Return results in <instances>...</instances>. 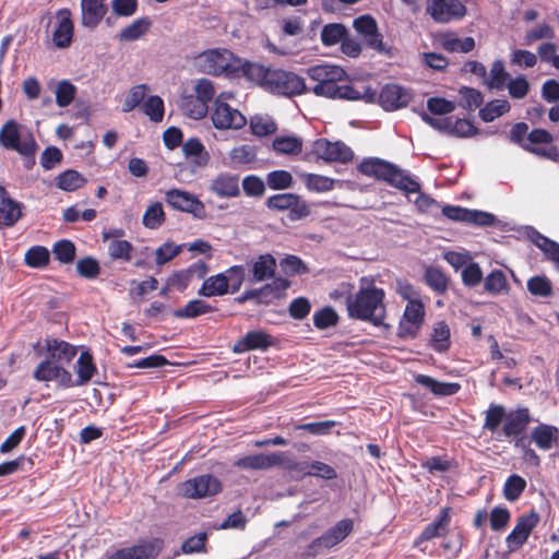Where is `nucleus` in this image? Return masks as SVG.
Masks as SVG:
<instances>
[{
	"mask_svg": "<svg viewBox=\"0 0 559 559\" xmlns=\"http://www.w3.org/2000/svg\"><path fill=\"white\" fill-rule=\"evenodd\" d=\"M525 488L526 480L523 477L513 474L509 476L506 480L503 496L508 501L513 502L521 497Z\"/></svg>",
	"mask_w": 559,
	"mask_h": 559,
	"instance_id": "nucleus-52",
	"label": "nucleus"
},
{
	"mask_svg": "<svg viewBox=\"0 0 559 559\" xmlns=\"http://www.w3.org/2000/svg\"><path fill=\"white\" fill-rule=\"evenodd\" d=\"M222 491L221 480L212 474H203L181 483L180 492L188 499L212 497Z\"/></svg>",
	"mask_w": 559,
	"mask_h": 559,
	"instance_id": "nucleus-8",
	"label": "nucleus"
},
{
	"mask_svg": "<svg viewBox=\"0 0 559 559\" xmlns=\"http://www.w3.org/2000/svg\"><path fill=\"white\" fill-rule=\"evenodd\" d=\"M307 75L317 82L310 90L316 96L345 100L365 99L368 103L376 100L377 93L370 87H364V92H360L355 86L346 84L347 73L342 67L318 64L310 67Z\"/></svg>",
	"mask_w": 559,
	"mask_h": 559,
	"instance_id": "nucleus-1",
	"label": "nucleus"
},
{
	"mask_svg": "<svg viewBox=\"0 0 559 559\" xmlns=\"http://www.w3.org/2000/svg\"><path fill=\"white\" fill-rule=\"evenodd\" d=\"M290 286V282L283 277H276L271 283L258 288L259 304L269 305L274 299L283 297L285 290Z\"/></svg>",
	"mask_w": 559,
	"mask_h": 559,
	"instance_id": "nucleus-33",
	"label": "nucleus"
},
{
	"mask_svg": "<svg viewBox=\"0 0 559 559\" xmlns=\"http://www.w3.org/2000/svg\"><path fill=\"white\" fill-rule=\"evenodd\" d=\"M213 311H216V308L212 307L206 301L193 299L188 301L183 308L175 309L173 314L178 319H193Z\"/></svg>",
	"mask_w": 559,
	"mask_h": 559,
	"instance_id": "nucleus-34",
	"label": "nucleus"
},
{
	"mask_svg": "<svg viewBox=\"0 0 559 559\" xmlns=\"http://www.w3.org/2000/svg\"><path fill=\"white\" fill-rule=\"evenodd\" d=\"M532 440L540 450H549L559 441V429L556 426L539 424L532 430Z\"/></svg>",
	"mask_w": 559,
	"mask_h": 559,
	"instance_id": "nucleus-31",
	"label": "nucleus"
},
{
	"mask_svg": "<svg viewBox=\"0 0 559 559\" xmlns=\"http://www.w3.org/2000/svg\"><path fill=\"white\" fill-rule=\"evenodd\" d=\"M450 513V507L442 508L438 516L415 538L414 547H418L425 542L447 535L451 523Z\"/></svg>",
	"mask_w": 559,
	"mask_h": 559,
	"instance_id": "nucleus-20",
	"label": "nucleus"
},
{
	"mask_svg": "<svg viewBox=\"0 0 559 559\" xmlns=\"http://www.w3.org/2000/svg\"><path fill=\"white\" fill-rule=\"evenodd\" d=\"M210 191L219 198H237L240 195L239 177L229 173L219 174L212 180Z\"/></svg>",
	"mask_w": 559,
	"mask_h": 559,
	"instance_id": "nucleus-27",
	"label": "nucleus"
},
{
	"mask_svg": "<svg viewBox=\"0 0 559 559\" xmlns=\"http://www.w3.org/2000/svg\"><path fill=\"white\" fill-rule=\"evenodd\" d=\"M57 25L52 33V40L59 48H67L71 45L74 32L72 13L70 9L63 8L57 11Z\"/></svg>",
	"mask_w": 559,
	"mask_h": 559,
	"instance_id": "nucleus-22",
	"label": "nucleus"
},
{
	"mask_svg": "<svg viewBox=\"0 0 559 559\" xmlns=\"http://www.w3.org/2000/svg\"><path fill=\"white\" fill-rule=\"evenodd\" d=\"M97 371L93 355L88 350L80 354L76 361V376L74 386H81L88 383Z\"/></svg>",
	"mask_w": 559,
	"mask_h": 559,
	"instance_id": "nucleus-32",
	"label": "nucleus"
},
{
	"mask_svg": "<svg viewBox=\"0 0 559 559\" xmlns=\"http://www.w3.org/2000/svg\"><path fill=\"white\" fill-rule=\"evenodd\" d=\"M338 322L337 312L330 306H326L313 314V324L319 330H324L336 325Z\"/></svg>",
	"mask_w": 559,
	"mask_h": 559,
	"instance_id": "nucleus-57",
	"label": "nucleus"
},
{
	"mask_svg": "<svg viewBox=\"0 0 559 559\" xmlns=\"http://www.w3.org/2000/svg\"><path fill=\"white\" fill-rule=\"evenodd\" d=\"M403 298L407 300L399 331L403 337H415L424 323L425 306L419 298H412L403 293Z\"/></svg>",
	"mask_w": 559,
	"mask_h": 559,
	"instance_id": "nucleus-10",
	"label": "nucleus"
},
{
	"mask_svg": "<svg viewBox=\"0 0 559 559\" xmlns=\"http://www.w3.org/2000/svg\"><path fill=\"white\" fill-rule=\"evenodd\" d=\"M242 189L247 197L261 198L265 193V182L257 175H248L242 179Z\"/></svg>",
	"mask_w": 559,
	"mask_h": 559,
	"instance_id": "nucleus-60",
	"label": "nucleus"
},
{
	"mask_svg": "<svg viewBox=\"0 0 559 559\" xmlns=\"http://www.w3.org/2000/svg\"><path fill=\"white\" fill-rule=\"evenodd\" d=\"M427 13L437 23L461 20L467 14L466 7L460 0H427Z\"/></svg>",
	"mask_w": 559,
	"mask_h": 559,
	"instance_id": "nucleus-12",
	"label": "nucleus"
},
{
	"mask_svg": "<svg viewBox=\"0 0 559 559\" xmlns=\"http://www.w3.org/2000/svg\"><path fill=\"white\" fill-rule=\"evenodd\" d=\"M312 152L318 158H322L328 163H343L350 162L354 157V152L342 141L331 142L328 139H318L313 142Z\"/></svg>",
	"mask_w": 559,
	"mask_h": 559,
	"instance_id": "nucleus-14",
	"label": "nucleus"
},
{
	"mask_svg": "<svg viewBox=\"0 0 559 559\" xmlns=\"http://www.w3.org/2000/svg\"><path fill=\"white\" fill-rule=\"evenodd\" d=\"M247 61L228 49L216 48L201 52L197 57V67L200 72L214 76L245 78Z\"/></svg>",
	"mask_w": 559,
	"mask_h": 559,
	"instance_id": "nucleus-5",
	"label": "nucleus"
},
{
	"mask_svg": "<svg viewBox=\"0 0 559 559\" xmlns=\"http://www.w3.org/2000/svg\"><path fill=\"white\" fill-rule=\"evenodd\" d=\"M441 46L449 52H464L467 53L475 48V40L473 37L459 38L454 34H445L442 37Z\"/></svg>",
	"mask_w": 559,
	"mask_h": 559,
	"instance_id": "nucleus-40",
	"label": "nucleus"
},
{
	"mask_svg": "<svg viewBox=\"0 0 559 559\" xmlns=\"http://www.w3.org/2000/svg\"><path fill=\"white\" fill-rule=\"evenodd\" d=\"M294 179L289 171L277 169L267 173L266 185L272 190H285L293 186Z\"/></svg>",
	"mask_w": 559,
	"mask_h": 559,
	"instance_id": "nucleus-53",
	"label": "nucleus"
},
{
	"mask_svg": "<svg viewBox=\"0 0 559 559\" xmlns=\"http://www.w3.org/2000/svg\"><path fill=\"white\" fill-rule=\"evenodd\" d=\"M507 412L503 405L490 404L485 413L483 429L492 433L496 432L501 423L504 421Z\"/></svg>",
	"mask_w": 559,
	"mask_h": 559,
	"instance_id": "nucleus-45",
	"label": "nucleus"
},
{
	"mask_svg": "<svg viewBox=\"0 0 559 559\" xmlns=\"http://www.w3.org/2000/svg\"><path fill=\"white\" fill-rule=\"evenodd\" d=\"M269 461V454L258 453L238 459L234 462V466L250 471L270 469Z\"/></svg>",
	"mask_w": 559,
	"mask_h": 559,
	"instance_id": "nucleus-47",
	"label": "nucleus"
},
{
	"mask_svg": "<svg viewBox=\"0 0 559 559\" xmlns=\"http://www.w3.org/2000/svg\"><path fill=\"white\" fill-rule=\"evenodd\" d=\"M24 262L32 269H44L50 262V252L44 246H33L25 252Z\"/></svg>",
	"mask_w": 559,
	"mask_h": 559,
	"instance_id": "nucleus-37",
	"label": "nucleus"
},
{
	"mask_svg": "<svg viewBox=\"0 0 559 559\" xmlns=\"http://www.w3.org/2000/svg\"><path fill=\"white\" fill-rule=\"evenodd\" d=\"M425 281L427 285L438 294L445 293L448 288L447 276L437 267L430 266L425 271Z\"/></svg>",
	"mask_w": 559,
	"mask_h": 559,
	"instance_id": "nucleus-56",
	"label": "nucleus"
},
{
	"mask_svg": "<svg viewBox=\"0 0 559 559\" xmlns=\"http://www.w3.org/2000/svg\"><path fill=\"white\" fill-rule=\"evenodd\" d=\"M450 328L444 321L435 324L430 338V346L438 353L447 352L451 346Z\"/></svg>",
	"mask_w": 559,
	"mask_h": 559,
	"instance_id": "nucleus-36",
	"label": "nucleus"
},
{
	"mask_svg": "<svg viewBox=\"0 0 559 559\" xmlns=\"http://www.w3.org/2000/svg\"><path fill=\"white\" fill-rule=\"evenodd\" d=\"M250 129L254 135L262 138L275 133L277 127L276 123L269 118L253 116L250 119Z\"/></svg>",
	"mask_w": 559,
	"mask_h": 559,
	"instance_id": "nucleus-61",
	"label": "nucleus"
},
{
	"mask_svg": "<svg viewBox=\"0 0 559 559\" xmlns=\"http://www.w3.org/2000/svg\"><path fill=\"white\" fill-rule=\"evenodd\" d=\"M246 270L243 265H233L224 272V277L228 285V293H236L240 289L245 281Z\"/></svg>",
	"mask_w": 559,
	"mask_h": 559,
	"instance_id": "nucleus-62",
	"label": "nucleus"
},
{
	"mask_svg": "<svg viewBox=\"0 0 559 559\" xmlns=\"http://www.w3.org/2000/svg\"><path fill=\"white\" fill-rule=\"evenodd\" d=\"M273 148L278 154L297 155L302 151V141L297 136H276Z\"/></svg>",
	"mask_w": 559,
	"mask_h": 559,
	"instance_id": "nucleus-48",
	"label": "nucleus"
},
{
	"mask_svg": "<svg viewBox=\"0 0 559 559\" xmlns=\"http://www.w3.org/2000/svg\"><path fill=\"white\" fill-rule=\"evenodd\" d=\"M211 119L213 126L219 130H239L247 123L246 117L238 109L218 100L215 103Z\"/></svg>",
	"mask_w": 559,
	"mask_h": 559,
	"instance_id": "nucleus-16",
	"label": "nucleus"
},
{
	"mask_svg": "<svg viewBox=\"0 0 559 559\" xmlns=\"http://www.w3.org/2000/svg\"><path fill=\"white\" fill-rule=\"evenodd\" d=\"M152 22L148 17H140L130 25L121 29L119 34L120 40L132 41L145 35L151 28Z\"/></svg>",
	"mask_w": 559,
	"mask_h": 559,
	"instance_id": "nucleus-38",
	"label": "nucleus"
},
{
	"mask_svg": "<svg viewBox=\"0 0 559 559\" xmlns=\"http://www.w3.org/2000/svg\"><path fill=\"white\" fill-rule=\"evenodd\" d=\"M554 142L552 134L546 129L536 128L533 129L526 136L525 145L528 148H524L525 151L533 153V150H543L539 147L542 144H550Z\"/></svg>",
	"mask_w": 559,
	"mask_h": 559,
	"instance_id": "nucleus-54",
	"label": "nucleus"
},
{
	"mask_svg": "<svg viewBox=\"0 0 559 559\" xmlns=\"http://www.w3.org/2000/svg\"><path fill=\"white\" fill-rule=\"evenodd\" d=\"M306 188L311 192H328L334 189L335 180L333 178L318 175L305 174L302 176Z\"/></svg>",
	"mask_w": 559,
	"mask_h": 559,
	"instance_id": "nucleus-44",
	"label": "nucleus"
},
{
	"mask_svg": "<svg viewBox=\"0 0 559 559\" xmlns=\"http://www.w3.org/2000/svg\"><path fill=\"white\" fill-rule=\"evenodd\" d=\"M143 225L150 229L160 227L165 222V212L160 202L147 206L142 217Z\"/></svg>",
	"mask_w": 559,
	"mask_h": 559,
	"instance_id": "nucleus-51",
	"label": "nucleus"
},
{
	"mask_svg": "<svg viewBox=\"0 0 559 559\" xmlns=\"http://www.w3.org/2000/svg\"><path fill=\"white\" fill-rule=\"evenodd\" d=\"M510 74L506 71L502 60H496L491 64L489 76L485 79V84L490 90H502L507 85Z\"/></svg>",
	"mask_w": 559,
	"mask_h": 559,
	"instance_id": "nucleus-39",
	"label": "nucleus"
},
{
	"mask_svg": "<svg viewBox=\"0 0 559 559\" xmlns=\"http://www.w3.org/2000/svg\"><path fill=\"white\" fill-rule=\"evenodd\" d=\"M353 27L362 37L365 44L379 53L391 56V49L383 43L377 21L370 14H364L353 21Z\"/></svg>",
	"mask_w": 559,
	"mask_h": 559,
	"instance_id": "nucleus-11",
	"label": "nucleus"
},
{
	"mask_svg": "<svg viewBox=\"0 0 559 559\" xmlns=\"http://www.w3.org/2000/svg\"><path fill=\"white\" fill-rule=\"evenodd\" d=\"M275 344L276 340L272 335L261 330H254L247 332L243 337L238 340L233 346V352L241 354L257 349L266 350Z\"/></svg>",
	"mask_w": 559,
	"mask_h": 559,
	"instance_id": "nucleus-19",
	"label": "nucleus"
},
{
	"mask_svg": "<svg viewBox=\"0 0 559 559\" xmlns=\"http://www.w3.org/2000/svg\"><path fill=\"white\" fill-rule=\"evenodd\" d=\"M378 99L384 110L392 111L406 106L411 96L404 87L397 84H386L382 87Z\"/></svg>",
	"mask_w": 559,
	"mask_h": 559,
	"instance_id": "nucleus-23",
	"label": "nucleus"
},
{
	"mask_svg": "<svg viewBox=\"0 0 559 559\" xmlns=\"http://www.w3.org/2000/svg\"><path fill=\"white\" fill-rule=\"evenodd\" d=\"M24 204L12 199L0 185V230L13 227L23 217Z\"/></svg>",
	"mask_w": 559,
	"mask_h": 559,
	"instance_id": "nucleus-18",
	"label": "nucleus"
},
{
	"mask_svg": "<svg viewBox=\"0 0 559 559\" xmlns=\"http://www.w3.org/2000/svg\"><path fill=\"white\" fill-rule=\"evenodd\" d=\"M347 33L346 26L341 23L325 24L321 31V43L325 47L334 46L341 43Z\"/></svg>",
	"mask_w": 559,
	"mask_h": 559,
	"instance_id": "nucleus-41",
	"label": "nucleus"
},
{
	"mask_svg": "<svg viewBox=\"0 0 559 559\" xmlns=\"http://www.w3.org/2000/svg\"><path fill=\"white\" fill-rule=\"evenodd\" d=\"M354 530L352 519H343L326 530L321 536L314 538L301 552L305 559L316 558L342 543Z\"/></svg>",
	"mask_w": 559,
	"mask_h": 559,
	"instance_id": "nucleus-6",
	"label": "nucleus"
},
{
	"mask_svg": "<svg viewBox=\"0 0 559 559\" xmlns=\"http://www.w3.org/2000/svg\"><path fill=\"white\" fill-rule=\"evenodd\" d=\"M384 296L383 289L374 286L361 288L355 295L348 296L346 305L349 318L370 322L374 326L383 325Z\"/></svg>",
	"mask_w": 559,
	"mask_h": 559,
	"instance_id": "nucleus-4",
	"label": "nucleus"
},
{
	"mask_svg": "<svg viewBox=\"0 0 559 559\" xmlns=\"http://www.w3.org/2000/svg\"><path fill=\"white\" fill-rule=\"evenodd\" d=\"M133 246L128 240H112L108 246V253L112 260L130 261Z\"/></svg>",
	"mask_w": 559,
	"mask_h": 559,
	"instance_id": "nucleus-63",
	"label": "nucleus"
},
{
	"mask_svg": "<svg viewBox=\"0 0 559 559\" xmlns=\"http://www.w3.org/2000/svg\"><path fill=\"white\" fill-rule=\"evenodd\" d=\"M52 253L59 262L68 264L75 259V246L71 240L62 239L53 245Z\"/></svg>",
	"mask_w": 559,
	"mask_h": 559,
	"instance_id": "nucleus-59",
	"label": "nucleus"
},
{
	"mask_svg": "<svg viewBox=\"0 0 559 559\" xmlns=\"http://www.w3.org/2000/svg\"><path fill=\"white\" fill-rule=\"evenodd\" d=\"M511 106L507 99H493L480 108L479 117L485 122H491L510 110Z\"/></svg>",
	"mask_w": 559,
	"mask_h": 559,
	"instance_id": "nucleus-42",
	"label": "nucleus"
},
{
	"mask_svg": "<svg viewBox=\"0 0 559 559\" xmlns=\"http://www.w3.org/2000/svg\"><path fill=\"white\" fill-rule=\"evenodd\" d=\"M33 378L38 382L55 381L61 388L74 386V380L71 372L60 364H55L52 360L45 358L41 360L33 371Z\"/></svg>",
	"mask_w": 559,
	"mask_h": 559,
	"instance_id": "nucleus-13",
	"label": "nucleus"
},
{
	"mask_svg": "<svg viewBox=\"0 0 559 559\" xmlns=\"http://www.w3.org/2000/svg\"><path fill=\"white\" fill-rule=\"evenodd\" d=\"M484 289L490 295H499L509 289L507 276L502 270H493L484 282Z\"/></svg>",
	"mask_w": 559,
	"mask_h": 559,
	"instance_id": "nucleus-43",
	"label": "nucleus"
},
{
	"mask_svg": "<svg viewBox=\"0 0 559 559\" xmlns=\"http://www.w3.org/2000/svg\"><path fill=\"white\" fill-rule=\"evenodd\" d=\"M58 187L63 191H74L83 187L86 179L76 170L68 169L58 176Z\"/></svg>",
	"mask_w": 559,
	"mask_h": 559,
	"instance_id": "nucleus-50",
	"label": "nucleus"
},
{
	"mask_svg": "<svg viewBox=\"0 0 559 559\" xmlns=\"http://www.w3.org/2000/svg\"><path fill=\"white\" fill-rule=\"evenodd\" d=\"M142 111L151 121L160 122L165 115V105L162 97L157 95L148 96L142 104Z\"/></svg>",
	"mask_w": 559,
	"mask_h": 559,
	"instance_id": "nucleus-46",
	"label": "nucleus"
},
{
	"mask_svg": "<svg viewBox=\"0 0 559 559\" xmlns=\"http://www.w3.org/2000/svg\"><path fill=\"white\" fill-rule=\"evenodd\" d=\"M227 293L228 285L224 277V273H219L205 278L201 288L199 289V295L204 297L223 296Z\"/></svg>",
	"mask_w": 559,
	"mask_h": 559,
	"instance_id": "nucleus-35",
	"label": "nucleus"
},
{
	"mask_svg": "<svg viewBox=\"0 0 559 559\" xmlns=\"http://www.w3.org/2000/svg\"><path fill=\"white\" fill-rule=\"evenodd\" d=\"M45 348L49 360L55 364L70 365L78 355V347L73 344L58 338H46Z\"/></svg>",
	"mask_w": 559,
	"mask_h": 559,
	"instance_id": "nucleus-21",
	"label": "nucleus"
},
{
	"mask_svg": "<svg viewBox=\"0 0 559 559\" xmlns=\"http://www.w3.org/2000/svg\"><path fill=\"white\" fill-rule=\"evenodd\" d=\"M527 290L539 297H548L552 293L551 282L546 276H533L527 281Z\"/></svg>",
	"mask_w": 559,
	"mask_h": 559,
	"instance_id": "nucleus-64",
	"label": "nucleus"
},
{
	"mask_svg": "<svg viewBox=\"0 0 559 559\" xmlns=\"http://www.w3.org/2000/svg\"><path fill=\"white\" fill-rule=\"evenodd\" d=\"M165 200L171 207L190 213L197 218H204L206 215L203 202L190 192L171 189L166 192Z\"/></svg>",
	"mask_w": 559,
	"mask_h": 559,
	"instance_id": "nucleus-15",
	"label": "nucleus"
},
{
	"mask_svg": "<svg viewBox=\"0 0 559 559\" xmlns=\"http://www.w3.org/2000/svg\"><path fill=\"white\" fill-rule=\"evenodd\" d=\"M80 7L81 24L90 29L96 28L108 11L106 0H81Z\"/></svg>",
	"mask_w": 559,
	"mask_h": 559,
	"instance_id": "nucleus-24",
	"label": "nucleus"
},
{
	"mask_svg": "<svg viewBox=\"0 0 559 559\" xmlns=\"http://www.w3.org/2000/svg\"><path fill=\"white\" fill-rule=\"evenodd\" d=\"M357 170L369 178L383 181L408 195L419 192L420 183L397 165L379 157H366L357 166Z\"/></svg>",
	"mask_w": 559,
	"mask_h": 559,
	"instance_id": "nucleus-3",
	"label": "nucleus"
},
{
	"mask_svg": "<svg viewBox=\"0 0 559 559\" xmlns=\"http://www.w3.org/2000/svg\"><path fill=\"white\" fill-rule=\"evenodd\" d=\"M21 128L22 126L14 119L5 121L0 129V146L23 156H32L37 148L36 141L32 134L23 136Z\"/></svg>",
	"mask_w": 559,
	"mask_h": 559,
	"instance_id": "nucleus-7",
	"label": "nucleus"
},
{
	"mask_svg": "<svg viewBox=\"0 0 559 559\" xmlns=\"http://www.w3.org/2000/svg\"><path fill=\"white\" fill-rule=\"evenodd\" d=\"M163 548V540L155 538L131 547L120 548L105 559H155Z\"/></svg>",
	"mask_w": 559,
	"mask_h": 559,
	"instance_id": "nucleus-17",
	"label": "nucleus"
},
{
	"mask_svg": "<svg viewBox=\"0 0 559 559\" xmlns=\"http://www.w3.org/2000/svg\"><path fill=\"white\" fill-rule=\"evenodd\" d=\"M415 381L438 396H451L461 390V385L456 382H440L427 374H416Z\"/></svg>",
	"mask_w": 559,
	"mask_h": 559,
	"instance_id": "nucleus-30",
	"label": "nucleus"
},
{
	"mask_svg": "<svg viewBox=\"0 0 559 559\" xmlns=\"http://www.w3.org/2000/svg\"><path fill=\"white\" fill-rule=\"evenodd\" d=\"M265 206L271 211H289V218L298 221L310 214V207L300 195L296 193H278L271 195L265 201Z\"/></svg>",
	"mask_w": 559,
	"mask_h": 559,
	"instance_id": "nucleus-9",
	"label": "nucleus"
},
{
	"mask_svg": "<svg viewBox=\"0 0 559 559\" xmlns=\"http://www.w3.org/2000/svg\"><path fill=\"white\" fill-rule=\"evenodd\" d=\"M276 269V260L270 253L260 254L252 261L251 282H262L274 276Z\"/></svg>",
	"mask_w": 559,
	"mask_h": 559,
	"instance_id": "nucleus-29",
	"label": "nucleus"
},
{
	"mask_svg": "<svg viewBox=\"0 0 559 559\" xmlns=\"http://www.w3.org/2000/svg\"><path fill=\"white\" fill-rule=\"evenodd\" d=\"M198 98V110H192V118L201 119L206 116L209 106L207 104L213 100L215 96L214 84L209 79H200L194 87Z\"/></svg>",
	"mask_w": 559,
	"mask_h": 559,
	"instance_id": "nucleus-28",
	"label": "nucleus"
},
{
	"mask_svg": "<svg viewBox=\"0 0 559 559\" xmlns=\"http://www.w3.org/2000/svg\"><path fill=\"white\" fill-rule=\"evenodd\" d=\"M229 158L234 166L252 164L257 159L255 147L248 144L236 146L230 151Z\"/></svg>",
	"mask_w": 559,
	"mask_h": 559,
	"instance_id": "nucleus-49",
	"label": "nucleus"
},
{
	"mask_svg": "<svg viewBox=\"0 0 559 559\" xmlns=\"http://www.w3.org/2000/svg\"><path fill=\"white\" fill-rule=\"evenodd\" d=\"M76 87L68 80H62L56 88V103L59 107L69 106L75 98Z\"/></svg>",
	"mask_w": 559,
	"mask_h": 559,
	"instance_id": "nucleus-58",
	"label": "nucleus"
},
{
	"mask_svg": "<svg viewBox=\"0 0 559 559\" xmlns=\"http://www.w3.org/2000/svg\"><path fill=\"white\" fill-rule=\"evenodd\" d=\"M532 421L531 413L527 407H518L507 413L502 432L506 437H518L522 435Z\"/></svg>",
	"mask_w": 559,
	"mask_h": 559,
	"instance_id": "nucleus-25",
	"label": "nucleus"
},
{
	"mask_svg": "<svg viewBox=\"0 0 559 559\" xmlns=\"http://www.w3.org/2000/svg\"><path fill=\"white\" fill-rule=\"evenodd\" d=\"M538 523L539 514L535 510L520 516L512 532L508 535L507 542L522 546Z\"/></svg>",
	"mask_w": 559,
	"mask_h": 559,
	"instance_id": "nucleus-26",
	"label": "nucleus"
},
{
	"mask_svg": "<svg viewBox=\"0 0 559 559\" xmlns=\"http://www.w3.org/2000/svg\"><path fill=\"white\" fill-rule=\"evenodd\" d=\"M245 79L271 94L293 97L308 91L304 78L292 71L247 61Z\"/></svg>",
	"mask_w": 559,
	"mask_h": 559,
	"instance_id": "nucleus-2",
	"label": "nucleus"
},
{
	"mask_svg": "<svg viewBox=\"0 0 559 559\" xmlns=\"http://www.w3.org/2000/svg\"><path fill=\"white\" fill-rule=\"evenodd\" d=\"M147 90L146 84L132 86L122 104V111L130 112L140 104L144 103Z\"/></svg>",
	"mask_w": 559,
	"mask_h": 559,
	"instance_id": "nucleus-55",
	"label": "nucleus"
}]
</instances>
